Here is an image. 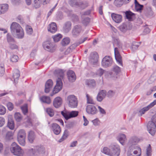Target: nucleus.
<instances>
[{
    "label": "nucleus",
    "instance_id": "obj_1",
    "mask_svg": "<svg viewBox=\"0 0 156 156\" xmlns=\"http://www.w3.org/2000/svg\"><path fill=\"white\" fill-rule=\"evenodd\" d=\"M55 73L56 76L58 77L56 80V84L54 88L53 92L56 94L60 91L62 89V83L61 78L63 77L64 71L62 69H58L55 71Z\"/></svg>",
    "mask_w": 156,
    "mask_h": 156
},
{
    "label": "nucleus",
    "instance_id": "obj_2",
    "mask_svg": "<svg viewBox=\"0 0 156 156\" xmlns=\"http://www.w3.org/2000/svg\"><path fill=\"white\" fill-rule=\"evenodd\" d=\"M11 152L15 155L17 156H23V151L16 143H13L10 147Z\"/></svg>",
    "mask_w": 156,
    "mask_h": 156
},
{
    "label": "nucleus",
    "instance_id": "obj_3",
    "mask_svg": "<svg viewBox=\"0 0 156 156\" xmlns=\"http://www.w3.org/2000/svg\"><path fill=\"white\" fill-rule=\"evenodd\" d=\"M67 100L69 107L74 108L77 106L78 102L76 97L74 95H72L68 96Z\"/></svg>",
    "mask_w": 156,
    "mask_h": 156
},
{
    "label": "nucleus",
    "instance_id": "obj_4",
    "mask_svg": "<svg viewBox=\"0 0 156 156\" xmlns=\"http://www.w3.org/2000/svg\"><path fill=\"white\" fill-rule=\"evenodd\" d=\"M43 46L45 50L51 52H53L55 50V45L49 41L44 42Z\"/></svg>",
    "mask_w": 156,
    "mask_h": 156
},
{
    "label": "nucleus",
    "instance_id": "obj_5",
    "mask_svg": "<svg viewBox=\"0 0 156 156\" xmlns=\"http://www.w3.org/2000/svg\"><path fill=\"white\" fill-rule=\"evenodd\" d=\"M147 127L149 133L152 136H154L156 132V124L151 121L148 122Z\"/></svg>",
    "mask_w": 156,
    "mask_h": 156
},
{
    "label": "nucleus",
    "instance_id": "obj_6",
    "mask_svg": "<svg viewBox=\"0 0 156 156\" xmlns=\"http://www.w3.org/2000/svg\"><path fill=\"white\" fill-rule=\"evenodd\" d=\"M112 62V58L110 56H106L102 59L101 64L103 67L106 68L111 66Z\"/></svg>",
    "mask_w": 156,
    "mask_h": 156
},
{
    "label": "nucleus",
    "instance_id": "obj_7",
    "mask_svg": "<svg viewBox=\"0 0 156 156\" xmlns=\"http://www.w3.org/2000/svg\"><path fill=\"white\" fill-rule=\"evenodd\" d=\"M61 114L66 120L71 118L77 116L78 114V112L77 111H72L70 112L69 114L64 112L63 111L61 112Z\"/></svg>",
    "mask_w": 156,
    "mask_h": 156
},
{
    "label": "nucleus",
    "instance_id": "obj_8",
    "mask_svg": "<svg viewBox=\"0 0 156 156\" xmlns=\"http://www.w3.org/2000/svg\"><path fill=\"white\" fill-rule=\"evenodd\" d=\"M87 112L89 115H94L98 112L96 107L93 105H88L86 107Z\"/></svg>",
    "mask_w": 156,
    "mask_h": 156
},
{
    "label": "nucleus",
    "instance_id": "obj_9",
    "mask_svg": "<svg viewBox=\"0 0 156 156\" xmlns=\"http://www.w3.org/2000/svg\"><path fill=\"white\" fill-rule=\"evenodd\" d=\"M111 150V156H119L120 154V150L119 146L117 145H112L110 147Z\"/></svg>",
    "mask_w": 156,
    "mask_h": 156
},
{
    "label": "nucleus",
    "instance_id": "obj_10",
    "mask_svg": "<svg viewBox=\"0 0 156 156\" xmlns=\"http://www.w3.org/2000/svg\"><path fill=\"white\" fill-rule=\"evenodd\" d=\"M98 55L95 51L91 53L89 58V62L92 65L95 64L98 61Z\"/></svg>",
    "mask_w": 156,
    "mask_h": 156
},
{
    "label": "nucleus",
    "instance_id": "obj_11",
    "mask_svg": "<svg viewBox=\"0 0 156 156\" xmlns=\"http://www.w3.org/2000/svg\"><path fill=\"white\" fill-rule=\"evenodd\" d=\"M10 28L12 33L13 35L16 33V32L23 29L19 24L16 22H13L12 23Z\"/></svg>",
    "mask_w": 156,
    "mask_h": 156
},
{
    "label": "nucleus",
    "instance_id": "obj_12",
    "mask_svg": "<svg viewBox=\"0 0 156 156\" xmlns=\"http://www.w3.org/2000/svg\"><path fill=\"white\" fill-rule=\"evenodd\" d=\"M156 104V100H155L148 106L142 108L140 110L138 113L139 115L141 116L143 114H144L146 112L149 110V109L153 107Z\"/></svg>",
    "mask_w": 156,
    "mask_h": 156
},
{
    "label": "nucleus",
    "instance_id": "obj_13",
    "mask_svg": "<svg viewBox=\"0 0 156 156\" xmlns=\"http://www.w3.org/2000/svg\"><path fill=\"white\" fill-rule=\"evenodd\" d=\"M82 30L81 26L80 25L75 26L72 30V34L74 37L78 36Z\"/></svg>",
    "mask_w": 156,
    "mask_h": 156
},
{
    "label": "nucleus",
    "instance_id": "obj_14",
    "mask_svg": "<svg viewBox=\"0 0 156 156\" xmlns=\"http://www.w3.org/2000/svg\"><path fill=\"white\" fill-rule=\"evenodd\" d=\"M115 58L116 61L121 66L122 65V57L120 55L117 48H115L114 49Z\"/></svg>",
    "mask_w": 156,
    "mask_h": 156
},
{
    "label": "nucleus",
    "instance_id": "obj_15",
    "mask_svg": "<svg viewBox=\"0 0 156 156\" xmlns=\"http://www.w3.org/2000/svg\"><path fill=\"white\" fill-rule=\"evenodd\" d=\"M62 99L60 97H57L53 101V105L56 108H58L62 105Z\"/></svg>",
    "mask_w": 156,
    "mask_h": 156
},
{
    "label": "nucleus",
    "instance_id": "obj_16",
    "mask_svg": "<svg viewBox=\"0 0 156 156\" xmlns=\"http://www.w3.org/2000/svg\"><path fill=\"white\" fill-rule=\"evenodd\" d=\"M53 85L52 80L51 79L48 80L46 83L44 91L46 93H48L52 88Z\"/></svg>",
    "mask_w": 156,
    "mask_h": 156
},
{
    "label": "nucleus",
    "instance_id": "obj_17",
    "mask_svg": "<svg viewBox=\"0 0 156 156\" xmlns=\"http://www.w3.org/2000/svg\"><path fill=\"white\" fill-rule=\"evenodd\" d=\"M68 78L70 82H73L75 81L76 79V77L75 73L72 70L68 71L67 73Z\"/></svg>",
    "mask_w": 156,
    "mask_h": 156
},
{
    "label": "nucleus",
    "instance_id": "obj_18",
    "mask_svg": "<svg viewBox=\"0 0 156 156\" xmlns=\"http://www.w3.org/2000/svg\"><path fill=\"white\" fill-rule=\"evenodd\" d=\"M111 16L113 20L117 23H119L122 21V17L121 15L112 13Z\"/></svg>",
    "mask_w": 156,
    "mask_h": 156
},
{
    "label": "nucleus",
    "instance_id": "obj_19",
    "mask_svg": "<svg viewBox=\"0 0 156 156\" xmlns=\"http://www.w3.org/2000/svg\"><path fill=\"white\" fill-rule=\"evenodd\" d=\"M33 150L36 155H38L40 154H43L45 152L44 148L43 146H37Z\"/></svg>",
    "mask_w": 156,
    "mask_h": 156
},
{
    "label": "nucleus",
    "instance_id": "obj_20",
    "mask_svg": "<svg viewBox=\"0 0 156 156\" xmlns=\"http://www.w3.org/2000/svg\"><path fill=\"white\" fill-rule=\"evenodd\" d=\"M52 129L54 133L56 135H58L61 132V129L60 126L57 123H53L52 125Z\"/></svg>",
    "mask_w": 156,
    "mask_h": 156
},
{
    "label": "nucleus",
    "instance_id": "obj_21",
    "mask_svg": "<svg viewBox=\"0 0 156 156\" xmlns=\"http://www.w3.org/2000/svg\"><path fill=\"white\" fill-rule=\"evenodd\" d=\"M48 31H50L52 33H55L57 30L56 24L54 22L51 23L48 26Z\"/></svg>",
    "mask_w": 156,
    "mask_h": 156
},
{
    "label": "nucleus",
    "instance_id": "obj_22",
    "mask_svg": "<svg viewBox=\"0 0 156 156\" xmlns=\"http://www.w3.org/2000/svg\"><path fill=\"white\" fill-rule=\"evenodd\" d=\"M105 73V74H108V76H109L110 77L112 76V73L111 72H106V73L105 72V71L103 69L100 68L98 69L96 73V74L98 76H101L104 74Z\"/></svg>",
    "mask_w": 156,
    "mask_h": 156
},
{
    "label": "nucleus",
    "instance_id": "obj_23",
    "mask_svg": "<svg viewBox=\"0 0 156 156\" xmlns=\"http://www.w3.org/2000/svg\"><path fill=\"white\" fill-rule=\"evenodd\" d=\"M69 4L72 6L81 7L83 5V3L82 2L78 0H71L69 1Z\"/></svg>",
    "mask_w": 156,
    "mask_h": 156
},
{
    "label": "nucleus",
    "instance_id": "obj_24",
    "mask_svg": "<svg viewBox=\"0 0 156 156\" xmlns=\"http://www.w3.org/2000/svg\"><path fill=\"white\" fill-rule=\"evenodd\" d=\"M71 23L70 22H66L64 24L63 28V31L65 33L69 32L71 29Z\"/></svg>",
    "mask_w": 156,
    "mask_h": 156
},
{
    "label": "nucleus",
    "instance_id": "obj_25",
    "mask_svg": "<svg viewBox=\"0 0 156 156\" xmlns=\"http://www.w3.org/2000/svg\"><path fill=\"white\" fill-rule=\"evenodd\" d=\"M9 6L7 4H0V15L4 13L8 10Z\"/></svg>",
    "mask_w": 156,
    "mask_h": 156
},
{
    "label": "nucleus",
    "instance_id": "obj_26",
    "mask_svg": "<svg viewBox=\"0 0 156 156\" xmlns=\"http://www.w3.org/2000/svg\"><path fill=\"white\" fill-rule=\"evenodd\" d=\"M86 84L89 87L93 88L95 87L96 85L95 80L94 79H89L86 81Z\"/></svg>",
    "mask_w": 156,
    "mask_h": 156
},
{
    "label": "nucleus",
    "instance_id": "obj_27",
    "mask_svg": "<svg viewBox=\"0 0 156 156\" xmlns=\"http://www.w3.org/2000/svg\"><path fill=\"white\" fill-rule=\"evenodd\" d=\"M125 13L126 18L129 20H132L134 19L135 14L130 11H126Z\"/></svg>",
    "mask_w": 156,
    "mask_h": 156
},
{
    "label": "nucleus",
    "instance_id": "obj_28",
    "mask_svg": "<svg viewBox=\"0 0 156 156\" xmlns=\"http://www.w3.org/2000/svg\"><path fill=\"white\" fill-rule=\"evenodd\" d=\"M16 33L13 35L16 38L19 39H22L24 37V32L23 29Z\"/></svg>",
    "mask_w": 156,
    "mask_h": 156
},
{
    "label": "nucleus",
    "instance_id": "obj_29",
    "mask_svg": "<svg viewBox=\"0 0 156 156\" xmlns=\"http://www.w3.org/2000/svg\"><path fill=\"white\" fill-rule=\"evenodd\" d=\"M35 137V134L34 131H30L29 133L28 139L30 143H32Z\"/></svg>",
    "mask_w": 156,
    "mask_h": 156
},
{
    "label": "nucleus",
    "instance_id": "obj_30",
    "mask_svg": "<svg viewBox=\"0 0 156 156\" xmlns=\"http://www.w3.org/2000/svg\"><path fill=\"white\" fill-rule=\"evenodd\" d=\"M20 76V71L18 69H16L13 75V77L14 79V81L15 83H17V80Z\"/></svg>",
    "mask_w": 156,
    "mask_h": 156
},
{
    "label": "nucleus",
    "instance_id": "obj_31",
    "mask_svg": "<svg viewBox=\"0 0 156 156\" xmlns=\"http://www.w3.org/2000/svg\"><path fill=\"white\" fill-rule=\"evenodd\" d=\"M139 141V139L136 136L132 137L129 141V144L130 145H135L137 144Z\"/></svg>",
    "mask_w": 156,
    "mask_h": 156
},
{
    "label": "nucleus",
    "instance_id": "obj_32",
    "mask_svg": "<svg viewBox=\"0 0 156 156\" xmlns=\"http://www.w3.org/2000/svg\"><path fill=\"white\" fill-rule=\"evenodd\" d=\"M41 101L44 103L50 104L51 103V100L49 97L43 96L40 98Z\"/></svg>",
    "mask_w": 156,
    "mask_h": 156
},
{
    "label": "nucleus",
    "instance_id": "obj_33",
    "mask_svg": "<svg viewBox=\"0 0 156 156\" xmlns=\"http://www.w3.org/2000/svg\"><path fill=\"white\" fill-rule=\"evenodd\" d=\"M69 135V132L67 130H65L62 138L59 140V142H61L66 139Z\"/></svg>",
    "mask_w": 156,
    "mask_h": 156
},
{
    "label": "nucleus",
    "instance_id": "obj_34",
    "mask_svg": "<svg viewBox=\"0 0 156 156\" xmlns=\"http://www.w3.org/2000/svg\"><path fill=\"white\" fill-rule=\"evenodd\" d=\"M112 71L114 73V75H116L120 72L121 69L118 66L115 65L113 67Z\"/></svg>",
    "mask_w": 156,
    "mask_h": 156
},
{
    "label": "nucleus",
    "instance_id": "obj_35",
    "mask_svg": "<svg viewBox=\"0 0 156 156\" xmlns=\"http://www.w3.org/2000/svg\"><path fill=\"white\" fill-rule=\"evenodd\" d=\"M126 140V136L125 134H121L119 135V140L121 144L123 145V143Z\"/></svg>",
    "mask_w": 156,
    "mask_h": 156
},
{
    "label": "nucleus",
    "instance_id": "obj_36",
    "mask_svg": "<svg viewBox=\"0 0 156 156\" xmlns=\"http://www.w3.org/2000/svg\"><path fill=\"white\" fill-rule=\"evenodd\" d=\"M70 42V39L69 37L63 38L61 41V44L63 46H65L68 45Z\"/></svg>",
    "mask_w": 156,
    "mask_h": 156
},
{
    "label": "nucleus",
    "instance_id": "obj_37",
    "mask_svg": "<svg viewBox=\"0 0 156 156\" xmlns=\"http://www.w3.org/2000/svg\"><path fill=\"white\" fill-rule=\"evenodd\" d=\"M86 97L87 98V103L91 104H95V103L93 101L92 98L88 94H86Z\"/></svg>",
    "mask_w": 156,
    "mask_h": 156
},
{
    "label": "nucleus",
    "instance_id": "obj_38",
    "mask_svg": "<svg viewBox=\"0 0 156 156\" xmlns=\"http://www.w3.org/2000/svg\"><path fill=\"white\" fill-rule=\"evenodd\" d=\"M17 137L19 138H26V133L24 130H20L18 133Z\"/></svg>",
    "mask_w": 156,
    "mask_h": 156
},
{
    "label": "nucleus",
    "instance_id": "obj_39",
    "mask_svg": "<svg viewBox=\"0 0 156 156\" xmlns=\"http://www.w3.org/2000/svg\"><path fill=\"white\" fill-rule=\"evenodd\" d=\"M6 39L9 44L11 43H14L15 41L14 38L9 34L7 35Z\"/></svg>",
    "mask_w": 156,
    "mask_h": 156
},
{
    "label": "nucleus",
    "instance_id": "obj_40",
    "mask_svg": "<svg viewBox=\"0 0 156 156\" xmlns=\"http://www.w3.org/2000/svg\"><path fill=\"white\" fill-rule=\"evenodd\" d=\"M14 118L15 120L17 122H20L22 119V117L20 114L19 112H17L15 113L14 115Z\"/></svg>",
    "mask_w": 156,
    "mask_h": 156
},
{
    "label": "nucleus",
    "instance_id": "obj_41",
    "mask_svg": "<svg viewBox=\"0 0 156 156\" xmlns=\"http://www.w3.org/2000/svg\"><path fill=\"white\" fill-rule=\"evenodd\" d=\"M7 126L11 129H14V122L11 119H8Z\"/></svg>",
    "mask_w": 156,
    "mask_h": 156
},
{
    "label": "nucleus",
    "instance_id": "obj_42",
    "mask_svg": "<svg viewBox=\"0 0 156 156\" xmlns=\"http://www.w3.org/2000/svg\"><path fill=\"white\" fill-rule=\"evenodd\" d=\"M123 3L124 2L122 0H115L114 2V5L118 7H121Z\"/></svg>",
    "mask_w": 156,
    "mask_h": 156
},
{
    "label": "nucleus",
    "instance_id": "obj_43",
    "mask_svg": "<svg viewBox=\"0 0 156 156\" xmlns=\"http://www.w3.org/2000/svg\"><path fill=\"white\" fill-rule=\"evenodd\" d=\"M13 134L11 132H8L6 134L5 139L7 141H9L13 139Z\"/></svg>",
    "mask_w": 156,
    "mask_h": 156
},
{
    "label": "nucleus",
    "instance_id": "obj_44",
    "mask_svg": "<svg viewBox=\"0 0 156 156\" xmlns=\"http://www.w3.org/2000/svg\"><path fill=\"white\" fill-rule=\"evenodd\" d=\"M102 152L105 154L110 156L112 155L110 150L107 147H105L103 148Z\"/></svg>",
    "mask_w": 156,
    "mask_h": 156
},
{
    "label": "nucleus",
    "instance_id": "obj_45",
    "mask_svg": "<svg viewBox=\"0 0 156 156\" xmlns=\"http://www.w3.org/2000/svg\"><path fill=\"white\" fill-rule=\"evenodd\" d=\"M52 38L55 42H57L62 38V35L60 34H58L53 36Z\"/></svg>",
    "mask_w": 156,
    "mask_h": 156
},
{
    "label": "nucleus",
    "instance_id": "obj_46",
    "mask_svg": "<svg viewBox=\"0 0 156 156\" xmlns=\"http://www.w3.org/2000/svg\"><path fill=\"white\" fill-rule=\"evenodd\" d=\"M114 46H116L119 48H121L122 47V44L118 39H114Z\"/></svg>",
    "mask_w": 156,
    "mask_h": 156
},
{
    "label": "nucleus",
    "instance_id": "obj_47",
    "mask_svg": "<svg viewBox=\"0 0 156 156\" xmlns=\"http://www.w3.org/2000/svg\"><path fill=\"white\" fill-rule=\"evenodd\" d=\"M120 30L122 32L125 33L128 30L127 25L125 24H123L119 27Z\"/></svg>",
    "mask_w": 156,
    "mask_h": 156
},
{
    "label": "nucleus",
    "instance_id": "obj_48",
    "mask_svg": "<svg viewBox=\"0 0 156 156\" xmlns=\"http://www.w3.org/2000/svg\"><path fill=\"white\" fill-rule=\"evenodd\" d=\"M87 39V37H85L83 39H81L79 43H77L73 44L71 47H75L77 46H78L80 44L83 43L85 41H86Z\"/></svg>",
    "mask_w": 156,
    "mask_h": 156
},
{
    "label": "nucleus",
    "instance_id": "obj_49",
    "mask_svg": "<svg viewBox=\"0 0 156 156\" xmlns=\"http://www.w3.org/2000/svg\"><path fill=\"white\" fill-rule=\"evenodd\" d=\"M41 0H34V6L35 8H37L40 7L41 6Z\"/></svg>",
    "mask_w": 156,
    "mask_h": 156
},
{
    "label": "nucleus",
    "instance_id": "obj_50",
    "mask_svg": "<svg viewBox=\"0 0 156 156\" xmlns=\"http://www.w3.org/2000/svg\"><path fill=\"white\" fill-rule=\"evenodd\" d=\"M18 141L21 145L24 146L25 144V138L17 137Z\"/></svg>",
    "mask_w": 156,
    "mask_h": 156
},
{
    "label": "nucleus",
    "instance_id": "obj_51",
    "mask_svg": "<svg viewBox=\"0 0 156 156\" xmlns=\"http://www.w3.org/2000/svg\"><path fill=\"white\" fill-rule=\"evenodd\" d=\"M46 112L51 117L53 116L54 114L53 110L51 108H48L46 110Z\"/></svg>",
    "mask_w": 156,
    "mask_h": 156
},
{
    "label": "nucleus",
    "instance_id": "obj_52",
    "mask_svg": "<svg viewBox=\"0 0 156 156\" xmlns=\"http://www.w3.org/2000/svg\"><path fill=\"white\" fill-rule=\"evenodd\" d=\"M18 59V56L17 55H12L10 58V61L12 62H17Z\"/></svg>",
    "mask_w": 156,
    "mask_h": 156
},
{
    "label": "nucleus",
    "instance_id": "obj_53",
    "mask_svg": "<svg viewBox=\"0 0 156 156\" xmlns=\"http://www.w3.org/2000/svg\"><path fill=\"white\" fill-rule=\"evenodd\" d=\"M21 109L23 113L25 115L28 112L27 105V104L24 105L21 107Z\"/></svg>",
    "mask_w": 156,
    "mask_h": 156
},
{
    "label": "nucleus",
    "instance_id": "obj_54",
    "mask_svg": "<svg viewBox=\"0 0 156 156\" xmlns=\"http://www.w3.org/2000/svg\"><path fill=\"white\" fill-rule=\"evenodd\" d=\"M5 108L3 106L0 105V115H3L6 112Z\"/></svg>",
    "mask_w": 156,
    "mask_h": 156
},
{
    "label": "nucleus",
    "instance_id": "obj_55",
    "mask_svg": "<svg viewBox=\"0 0 156 156\" xmlns=\"http://www.w3.org/2000/svg\"><path fill=\"white\" fill-rule=\"evenodd\" d=\"M26 30L27 33L29 35L31 34L33 32L32 29L29 26H27L26 28Z\"/></svg>",
    "mask_w": 156,
    "mask_h": 156
},
{
    "label": "nucleus",
    "instance_id": "obj_56",
    "mask_svg": "<svg viewBox=\"0 0 156 156\" xmlns=\"http://www.w3.org/2000/svg\"><path fill=\"white\" fill-rule=\"evenodd\" d=\"M90 22V19L89 17H86L84 18L82 21L83 23L86 26Z\"/></svg>",
    "mask_w": 156,
    "mask_h": 156
},
{
    "label": "nucleus",
    "instance_id": "obj_57",
    "mask_svg": "<svg viewBox=\"0 0 156 156\" xmlns=\"http://www.w3.org/2000/svg\"><path fill=\"white\" fill-rule=\"evenodd\" d=\"M9 47L11 49H17L18 48V46L13 43L9 44Z\"/></svg>",
    "mask_w": 156,
    "mask_h": 156
},
{
    "label": "nucleus",
    "instance_id": "obj_58",
    "mask_svg": "<svg viewBox=\"0 0 156 156\" xmlns=\"http://www.w3.org/2000/svg\"><path fill=\"white\" fill-rule=\"evenodd\" d=\"M115 92L114 91L109 90L107 94V96L109 97H111L113 96L115 94Z\"/></svg>",
    "mask_w": 156,
    "mask_h": 156
},
{
    "label": "nucleus",
    "instance_id": "obj_59",
    "mask_svg": "<svg viewBox=\"0 0 156 156\" xmlns=\"http://www.w3.org/2000/svg\"><path fill=\"white\" fill-rule=\"evenodd\" d=\"M129 148H131L130 149H131V150L132 151V150H133V154H136L138 153V151L137 150H138V151H140L141 149L140 148L138 147H137L136 149L137 150H134V149H133V147L132 146L131 147H129Z\"/></svg>",
    "mask_w": 156,
    "mask_h": 156
},
{
    "label": "nucleus",
    "instance_id": "obj_60",
    "mask_svg": "<svg viewBox=\"0 0 156 156\" xmlns=\"http://www.w3.org/2000/svg\"><path fill=\"white\" fill-rule=\"evenodd\" d=\"M151 145L150 144L149 145L147 149L146 154L147 156H150L151 155Z\"/></svg>",
    "mask_w": 156,
    "mask_h": 156
},
{
    "label": "nucleus",
    "instance_id": "obj_61",
    "mask_svg": "<svg viewBox=\"0 0 156 156\" xmlns=\"http://www.w3.org/2000/svg\"><path fill=\"white\" fill-rule=\"evenodd\" d=\"M98 94L101 96V97L105 98L106 95V91L105 90H101Z\"/></svg>",
    "mask_w": 156,
    "mask_h": 156
},
{
    "label": "nucleus",
    "instance_id": "obj_62",
    "mask_svg": "<svg viewBox=\"0 0 156 156\" xmlns=\"http://www.w3.org/2000/svg\"><path fill=\"white\" fill-rule=\"evenodd\" d=\"M7 107L9 111L12 110L13 108V105L12 104L11 102H8L7 104Z\"/></svg>",
    "mask_w": 156,
    "mask_h": 156
},
{
    "label": "nucleus",
    "instance_id": "obj_63",
    "mask_svg": "<svg viewBox=\"0 0 156 156\" xmlns=\"http://www.w3.org/2000/svg\"><path fill=\"white\" fill-rule=\"evenodd\" d=\"M5 123V119L2 117H0V127L2 126Z\"/></svg>",
    "mask_w": 156,
    "mask_h": 156
},
{
    "label": "nucleus",
    "instance_id": "obj_64",
    "mask_svg": "<svg viewBox=\"0 0 156 156\" xmlns=\"http://www.w3.org/2000/svg\"><path fill=\"white\" fill-rule=\"evenodd\" d=\"M131 148H129V149L127 152V156H140V154H138L135 156H133L132 154V152L133 151V150H131Z\"/></svg>",
    "mask_w": 156,
    "mask_h": 156
}]
</instances>
